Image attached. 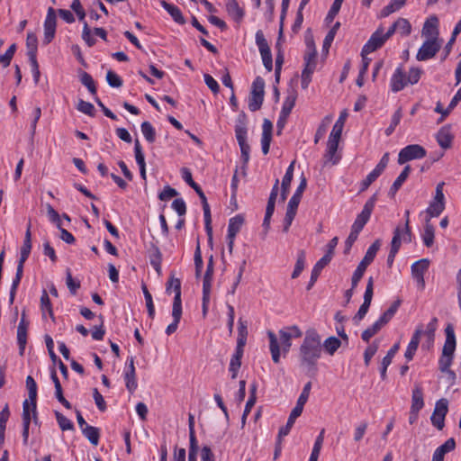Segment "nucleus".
Wrapping results in <instances>:
<instances>
[{"mask_svg": "<svg viewBox=\"0 0 461 461\" xmlns=\"http://www.w3.org/2000/svg\"><path fill=\"white\" fill-rule=\"evenodd\" d=\"M126 370L124 372V380L127 390L132 393L137 389L136 371L134 366V357H130L126 361Z\"/></svg>", "mask_w": 461, "mask_h": 461, "instance_id": "ddd939ff", "label": "nucleus"}, {"mask_svg": "<svg viewBox=\"0 0 461 461\" xmlns=\"http://www.w3.org/2000/svg\"><path fill=\"white\" fill-rule=\"evenodd\" d=\"M175 293V297L173 301V305L177 304L178 306H182L181 301V281L179 278H176L171 276L166 285V293L171 294V292Z\"/></svg>", "mask_w": 461, "mask_h": 461, "instance_id": "a211bd4d", "label": "nucleus"}, {"mask_svg": "<svg viewBox=\"0 0 461 461\" xmlns=\"http://www.w3.org/2000/svg\"><path fill=\"white\" fill-rule=\"evenodd\" d=\"M46 208H47V213H48L50 221L51 222L55 223L56 226L59 229H60V226L62 225V221H61L60 216L58 213V212L50 203H48L46 205Z\"/></svg>", "mask_w": 461, "mask_h": 461, "instance_id": "0e129e2a", "label": "nucleus"}, {"mask_svg": "<svg viewBox=\"0 0 461 461\" xmlns=\"http://www.w3.org/2000/svg\"><path fill=\"white\" fill-rule=\"evenodd\" d=\"M267 335H268L269 342H270L269 348H270L272 359L275 363H278L279 359H280V349H279V345L277 342V338H276V334L271 330H269L267 332Z\"/></svg>", "mask_w": 461, "mask_h": 461, "instance_id": "72a5a7b5", "label": "nucleus"}, {"mask_svg": "<svg viewBox=\"0 0 461 461\" xmlns=\"http://www.w3.org/2000/svg\"><path fill=\"white\" fill-rule=\"evenodd\" d=\"M377 201V194H373L365 203L361 212L357 214L353 225L351 226V230L360 233L365 225L370 219L372 212L375 208V203Z\"/></svg>", "mask_w": 461, "mask_h": 461, "instance_id": "39448f33", "label": "nucleus"}, {"mask_svg": "<svg viewBox=\"0 0 461 461\" xmlns=\"http://www.w3.org/2000/svg\"><path fill=\"white\" fill-rule=\"evenodd\" d=\"M383 327L375 321L372 326L362 332L361 338L364 341L368 342Z\"/></svg>", "mask_w": 461, "mask_h": 461, "instance_id": "052dcab7", "label": "nucleus"}, {"mask_svg": "<svg viewBox=\"0 0 461 461\" xmlns=\"http://www.w3.org/2000/svg\"><path fill=\"white\" fill-rule=\"evenodd\" d=\"M381 247L380 240H376L366 250L363 259L358 264L357 269L354 271L352 276V286L356 288L358 282L363 277L366 267L373 262L377 251Z\"/></svg>", "mask_w": 461, "mask_h": 461, "instance_id": "7ed1b4c3", "label": "nucleus"}, {"mask_svg": "<svg viewBox=\"0 0 461 461\" xmlns=\"http://www.w3.org/2000/svg\"><path fill=\"white\" fill-rule=\"evenodd\" d=\"M304 68L302 72V88L306 89L317 65V51L313 44L307 42V50L303 56Z\"/></svg>", "mask_w": 461, "mask_h": 461, "instance_id": "20e7f679", "label": "nucleus"}, {"mask_svg": "<svg viewBox=\"0 0 461 461\" xmlns=\"http://www.w3.org/2000/svg\"><path fill=\"white\" fill-rule=\"evenodd\" d=\"M27 330L28 327L18 326L17 327V343L19 346L20 355H23L25 346L27 343Z\"/></svg>", "mask_w": 461, "mask_h": 461, "instance_id": "37998d69", "label": "nucleus"}, {"mask_svg": "<svg viewBox=\"0 0 461 461\" xmlns=\"http://www.w3.org/2000/svg\"><path fill=\"white\" fill-rule=\"evenodd\" d=\"M339 140L329 137L325 158L327 161H331L335 165L339 161V157L336 156Z\"/></svg>", "mask_w": 461, "mask_h": 461, "instance_id": "bb28decb", "label": "nucleus"}, {"mask_svg": "<svg viewBox=\"0 0 461 461\" xmlns=\"http://www.w3.org/2000/svg\"><path fill=\"white\" fill-rule=\"evenodd\" d=\"M422 70L419 68H411L406 73L402 66H399L393 72L390 86L393 93H397L405 88L408 85H415L420 79Z\"/></svg>", "mask_w": 461, "mask_h": 461, "instance_id": "f03ea898", "label": "nucleus"}, {"mask_svg": "<svg viewBox=\"0 0 461 461\" xmlns=\"http://www.w3.org/2000/svg\"><path fill=\"white\" fill-rule=\"evenodd\" d=\"M312 389V382H308L304 384L303 391L297 400L295 407L290 412V429L294 423L295 420L301 416L303 407L308 401L310 392Z\"/></svg>", "mask_w": 461, "mask_h": 461, "instance_id": "1a4fd4ad", "label": "nucleus"}, {"mask_svg": "<svg viewBox=\"0 0 461 461\" xmlns=\"http://www.w3.org/2000/svg\"><path fill=\"white\" fill-rule=\"evenodd\" d=\"M244 223V217L238 214L230 218L228 225V235L227 238H235L237 233L240 230Z\"/></svg>", "mask_w": 461, "mask_h": 461, "instance_id": "cd10ccee", "label": "nucleus"}, {"mask_svg": "<svg viewBox=\"0 0 461 461\" xmlns=\"http://www.w3.org/2000/svg\"><path fill=\"white\" fill-rule=\"evenodd\" d=\"M275 206H276V202L272 201V200H268L267 209H266L265 218L263 221V228L265 229L266 231H267L269 229L270 220L274 213Z\"/></svg>", "mask_w": 461, "mask_h": 461, "instance_id": "13d9d810", "label": "nucleus"}, {"mask_svg": "<svg viewBox=\"0 0 461 461\" xmlns=\"http://www.w3.org/2000/svg\"><path fill=\"white\" fill-rule=\"evenodd\" d=\"M400 345L399 343H395L387 352L386 356L382 360V366L380 369L381 378L384 380L386 378V370L387 367L391 365L392 360L397 351L399 350Z\"/></svg>", "mask_w": 461, "mask_h": 461, "instance_id": "a878e982", "label": "nucleus"}, {"mask_svg": "<svg viewBox=\"0 0 461 461\" xmlns=\"http://www.w3.org/2000/svg\"><path fill=\"white\" fill-rule=\"evenodd\" d=\"M346 117H347V113L346 112L341 113L339 118L335 122V124H334V126L332 128V131H331V132L330 134V138L340 140L342 130H343V126H344V122L346 120Z\"/></svg>", "mask_w": 461, "mask_h": 461, "instance_id": "a19ab883", "label": "nucleus"}, {"mask_svg": "<svg viewBox=\"0 0 461 461\" xmlns=\"http://www.w3.org/2000/svg\"><path fill=\"white\" fill-rule=\"evenodd\" d=\"M142 291L146 301V306L148 310L149 316L153 319L155 316V307L153 304V300L150 293L149 292L146 285H142Z\"/></svg>", "mask_w": 461, "mask_h": 461, "instance_id": "5fc2aeb1", "label": "nucleus"}, {"mask_svg": "<svg viewBox=\"0 0 461 461\" xmlns=\"http://www.w3.org/2000/svg\"><path fill=\"white\" fill-rule=\"evenodd\" d=\"M455 447V439L453 438H448L444 444L436 448L432 456V461H444L445 455L454 450Z\"/></svg>", "mask_w": 461, "mask_h": 461, "instance_id": "5701e85b", "label": "nucleus"}, {"mask_svg": "<svg viewBox=\"0 0 461 461\" xmlns=\"http://www.w3.org/2000/svg\"><path fill=\"white\" fill-rule=\"evenodd\" d=\"M409 216H410V211L406 210L404 212V217H405L404 226L403 227L399 226L401 228V239H402V241H404V242L411 241V228L409 225V223H410Z\"/></svg>", "mask_w": 461, "mask_h": 461, "instance_id": "09e8293b", "label": "nucleus"}, {"mask_svg": "<svg viewBox=\"0 0 461 461\" xmlns=\"http://www.w3.org/2000/svg\"><path fill=\"white\" fill-rule=\"evenodd\" d=\"M400 306V301H395L387 311L376 321L382 327L386 325L393 317Z\"/></svg>", "mask_w": 461, "mask_h": 461, "instance_id": "4c0bfd02", "label": "nucleus"}, {"mask_svg": "<svg viewBox=\"0 0 461 461\" xmlns=\"http://www.w3.org/2000/svg\"><path fill=\"white\" fill-rule=\"evenodd\" d=\"M26 46L28 49L27 55L29 59H36L37 55V38L33 33H28L26 39Z\"/></svg>", "mask_w": 461, "mask_h": 461, "instance_id": "79ce46f5", "label": "nucleus"}, {"mask_svg": "<svg viewBox=\"0 0 461 461\" xmlns=\"http://www.w3.org/2000/svg\"><path fill=\"white\" fill-rule=\"evenodd\" d=\"M332 121L331 115L325 116L321 122L320 123L314 136V142L318 143L320 140H321L326 134L328 128Z\"/></svg>", "mask_w": 461, "mask_h": 461, "instance_id": "58836bf2", "label": "nucleus"}, {"mask_svg": "<svg viewBox=\"0 0 461 461\" xmlns=\"http://www.w3.org/2000/svg\"><path fill=\"white\" fill-rule=\"evenodd\" d=\"M134 154H135V159H136V162H137L139 167H146L145 157L142 152V148H141L140 142L138 139H136L135 142H134Z\"/></svg>", "mask_w": 461, "mask_h": 461, "instance_id": "bf43d9fd", "label": "nucleus"}, {"mask_svg": "<svg viewBox=\"0 0 461 461\" xmlns=\"http://www.w3.org/2000/svg\"><path fill=\"white\" fill-rule=\"evenodd\" d=\"M429 267V260L427 258L420 259L411 265V276L420 289H423L425 286L424 274Z\"/></svg>", "mask_w": 461, "mask_h": 461, "instance_id": "f8f14e48", "label": "nucleus"}, {"mask_svg": "<svg viewBox=\"0 0 461 461\" xmlns=\"http://www.w3.org/2000/svg\"><path fill=\"white\" fill-rule=\"evenodd\" d=\"M141 132L144 135L147 141L152 143L155 141L156 131L149 122H143L140 125Z\"/></svg>", "mask_w": 461, "mask_h": 461, "instance_id": "603ef678", "label": "nucleus"}, {"mask_svg": "<svg viewBox=\"0 0 461 461\" xmlns=\"http://www.w3.org/2000/svg\"><path fill=\"white\" fill-rule=\"evenodd\" d=\"M77 108L79 112H81L85 114H87L92 117L95 116V107L89 102H86L84 100H79Z\"/></svg>", "mask_w": 461, "mask_h": 461, "instance_id": "338daca9", "label": "nucleus"}, {"mask_svg": "<svg viewBox=\"0 0 461 461\" xmlns=\"http://www.w3.org/2000/svg\"><path fill=\"white\" fill-rule=\"evenodd\" d=\"M302 362L309 367H314L321 355V337L315 330H307L300 348Z\"/></svg>", "mask_w": 461, "mask_h": 461, "instance_id": "f257e3e1", "label": "nucleus"}, {"mask_svg": "<svg viewBox=\"0 0 461 461\" xmlns=\"http://www.w3.org/2000/svg\"><path fill=\"white\" fill-rule=\"evenodd\" d=\"M273 124L270 120L264 119L262 125V152L267 155L269 152L270 142L272 140Z\"/></svg>", "mask_w": 461, "mask_h": 461, "instance_id": "f3484780", "label": "nucleus"}, {"mask_svg": "<svg viewBox=\"0 0 461 461\" xmlns=\"http://www.w3.org/2000/svg\"><path fill=\"white\" fill-rule=\"evenodd\" d=\"M286 435H288V422L285 426L281 427L279 429V432H278V435L276 438V441L275 451H274V459L275 460L277 459L281 454V451H282L281 444H282L284 437H285Z\"/></svg>", "mask_w": 461, "mask_h": 461, "instance_id": "ea45409f", "label": "nucleus"}, {"mask_svg": "<svg viewBox=\"0 0 461 461\" xmlns=\"http://www.w3.org/2000/svg\"><path fill=\"white\" fill-rule=\"evenodd\" d=\"M239 146L240 148L241 159L243 164L246 165L249 160L250 147L247 141V136H242V132L236 137Z\"/></svg>", "mask_w": 461, "mask_h": 461, "instance_id": "f704fd0d", "label": "nucleus"}, {"mask_svg": "<svg viewBox=\"0 0 461 461\" xmlns=\"http://www.w3.org/2000/svg\"><path fill=\"white\" fill-rule=\"evenodd\" d=\"M341 341L338 338L331 336L328 338L324 343L323 348L327 353H329L330 356H332L337 349L340 347Z\"/></svg>", "mask_w": 461, "mask_h": 461, "instance_id": "49530a36", "label": "nucleus"}, {"mask_svg": "<svg viewBox=\"0 0 461 461\" xmlns=\"http://www.w3.org/2000/svg\"><path fill=\"white\" fill-rule=\"evenodd\" d=\"M242 132V136H247V116L244 112H241L236 120L235 135L239 136Z\"/></svg>", "mask_w": 461, "mask_h": 461, "instance_id": "a18cd8bd", "label": "nucleus"}, {"mask_svg": "<svg viewBox=\"0 0 461 461\" xmlns=\"http://www.w3.org/2000/svg\"><path fill=\"white\" fill-rule=\"evenodd\" d=\"M386 41L387 40L384 36V28L382 26L378 27L364 45L362 49L363 54H369L375 51L380 49Z\"/></svg>", "mask_w": 461, "mask_h": 461, "instance_id": "9d476101", "label": "nucleus"}, {"mask_svg": "<svg viewBox=\"0 0 461 461\" xmlns=\"http://www.w3.org/2000/svg\"><path fill=\"white\" fill-rule=\"evenodd\" d=\"M421 238L423 244L427 248H430L434 244L435 229L433 225L429 221V219H425L424 230Z\"/></svg>", "mask_w": 461, "mask_h": 461, "instance_id": "c85d7f7f", "label": "nucleus"}, {"mask_svg": "<svg viewBox=\"0 0 461 461\" xmlns=\"http://www.w3.org/2000/svg\"><path fill=\"white\" fill-rule=\"evenodd\" d=\"M160 5L171 15L172 19L178 24H185V19L184 18L181 10L172 4L165 0L160 1Z\"/></svg>", "mask_w": 461, "mask_h": 461, "instance_id": "b1692460", "label": "nucleus"}, {"mask_svg": "<svg viewBox=\"0 0 461 461\" xmlns=\"http://www.w3.org/2000/svg\"><path fill=\"white\" fill-rule=\"evenodd\" d=\"M379 348V342L375 340L372 344H370L364 352V361L365 365L367 366L370 364L372 357L375 355Z\"/></svg>", "mask_w": 461, "mask_h": 461, "instance_id": "4d7b16f0", "label": "nucleus"}, {"mask_svg": "<svg viewBox=\"0 0 461 461\" xmlns=\"http://www.w3.org/2000/svg\"><path fill=\"white\" fill-rule=\"evenodd\" d=\"M402 117V109L399 108L393 113L390 126L388 128H386V130H385L386 136H390L393 132L395 127L400 123Z\"/></svg>", "mask_w": 461, "mask_h": 461, "instance_id": "680f3d73", "label": "nucleus"}, {"mask_svg": "<svg viewBox=\"0 0 461 461\" xmlns=\"http://www.w3.org/2000/svg\"><path fill=\"white\" fill-rule=\"evenodd\" d=\"M288 7V0H283L282 1V13L280 15V28H279V37L276 44V48L278 50L276 58V80L278 83L279 81V72L281 69V66L284 62V55L280 50V45L282 42H285V36H284V26H285V20L286 15V9Z\"/></svg>", "mask_w": 461, "mask_h": 461, "instance_id": "423d86ee", "label": "nucleus"}, {"mask_svg": "<svg viewBox=\"0 0 461 461\" xmlns=\"http://www.w3.org/2000/svg\"><path fill=\"white\" fill-rule=\"evenodd\" d=\"M438 19L437 16L432 15L425 21L421 30V36L427 40H438Z\"/></svg>", "mask_w": 461, "mask_h": 461, "instance_id": "4468645a", "label": "nucleus"}, {"mask_svg": "<svg viewBox=\"0 0 461 461\" xmlns=\"http://www.w3.org/2000/svg\"><path fill=\"white\" fill-rule=\"evenodd\" d=\"M264 89L252 88L249 97V109L251 112L259 110L264 101Z\"/></svg>", "mask_w": 461, "mask_h": 461, "instance_id": "4be33fe9", "label": "nucleus"}, {"mask_svg": "<svg viewBox=\"0 0 461 461\" xmlns=\"http://www.w3.org/2000/svg\"><path fill=\"white\" fill-rule=\"evenodd\" d=\"M394 27H397V32L402 36H408L411 32V25L405 18H398L394 22Z\"/></svg>", "mask_w": 461, "mask_h": 461, "instance_id": "de8ad7c7", "label": "nucleus"}, {"mask_svg": "<svg viewBox=\"0 0 461 461\" xmlns=\"http://www.w3.org/2000/svg\"><path fill=\"white\" fill-rule=\"evenodd\" d=\"M55 416H56V420H57L60 429L63 431L64 430L74 429L73 422L69 419L65 417L62 413H60L59 411H55Z\"/></svg>", "mask_w": 461, "mask_h": 461, "instance_id": "6e6d98bb", "label": "nucleus"}, {"mask_svg": "<svg viewBox=\"0 0 461 461\" xmlns=\"http://www.w3.org/2000/svg\"><path fill=\"white\" fill-rule=\"evenodd\" d=\"M26 387L29 394V401L32 404V411L34 421L37 422L36 399H37V384L32 376L28 375L26 378Z\"/></svg>", "mask_w": 461, "mask_h": 461, "instance_id": "6ab92c4d", "label": "nucleus"}, {"mask_svg": "<svg viewBox=\"0 0 461 461\" xmlns=\"http://www.w3.org/2000/svg\"><path fill=\"white\" fill-rule=\"evenodd\" d=\"M106 81L112 87H121L122 86V78L113 71L109 70L106 74Z\"/></svg>", "mask_w": 461, "mask_h": 461, "instance_id": "774afa93", "label": "nucleus"}, {"mask_svg": "<svg viewBox=\"0 0 461 461\" xmlns=\"http://www.w3.org/2000/svg\"><path fill=\"white\" fill-rule=\"evenodd\" d=\"M427 155L426 149L419 144H411L402 149L398 155V163L403 165L413 159H420Z\"/></svg>", "mask_w": 461, "mask_h": 461, "instance_id": "0eeeda50", "label": "nucleus"}, {"mask_svg": "<svg viewBox=\"0 0 461 461\" xmlns=\"http://www.w3.org/2000/svg\"><path fill=\"white\" fill-rule=\"evenodd\" d=\"M422 333H423L422 325H420L417 327L414 333L412 334L411 341H410V343L407 347V349L405 351V354H404V357L408 361H411L413 358L415 352L419 347L420 337H421Z\"/></svg>", "mask_w": 461, "mask_h": 461, "instance_id": "dca6fc26", "label": "nucleus"}, {"mask_svg": "<svg viewBox=\"0 0 461 461\" xmlns=\"http://www.w3.org/2000/svg\"><path fill=\"white\" fill-rule=\"evenodd\" d=\"M288 116V97L285 100L283 108L276 122L277 134H280L282 130L286 124V118Z\"/></svg>", "mask_w": 461, "mask_h": 461, "instance_id": "3c124183", "label": "nucleus"}, {"mask_svg": "<svg viewBox=\"0 0 461 461\" xmlns=\"http://www.w3.org/2000/svg\"><path fill=\"white\" fill-rule=\"evenodd\" d=\"M80 81L85 86L87 87L88 91L92 95H96V87L94 79L90 74H88L87 72H82L80 75Z\"/></svg>", "mask_w": 461, "mask_h": 461, "instance_id": "864d4df0", "label": "nucleus"}, {"mask_svg": "<svg viewBox=\"0 0 461 461\" xmlns=\"http://www.w3.org/2000/svg\"><path fill=\"white\" fill-rule=\"evenodd\" d=\"M444 210L445 203H438L431 201L429 207L424 212L426 213L425 219H429V221L430 222L431 218L438 217Z\"/></svg>", "mask_w": 461, "mask_h": 461, "instance_id": "473e14b6", "label": "nucleus"}, {"mask_svg": "<svg viewBox=\"0 0 461 461\" xmlns=\"http://www.w3.org/2000/svg\"><path fill=\"white\" fill-rule=\"evenodd\" d=\"M83 435L90 441L94 446H97L99 443V429L95 427L86 425L82 429Z\"/></svg>", "mask_w": 461, "mask_h": 461, "instance_id": "e433bc0d", "label": "nucleus"}, {"mask_svg": "<svg viewBox=\"0 0 461 461\" xmlns=\"http://www.w3.org/2000/svg\"><path fill=\"white\" fill-rule=\"evenodd\" d=\"M407 0H392L387 5H385L380 12L379 16L381 18L387 17L391 14L400 10L404 6Z\"/></svg>", "mask_w": 461, "mask_h": 461, "instance_id": "7c9ffc66", "label": "nucleus"}, {"mask_svg": "<svg viewBox=\"0 0 461 461\" xmlns=\"http://www.w3.org/2000/svg\"><path fill=\"white\" fill-rule=\"evenodd\" d=\"M57 25V16L54 8L48 9L47 16L44 22V39L43 42L49 44L55 37Z\"/></svg>", "mask_w": 461, "mask_h": 461, "instance_id": "9b49d317", "label": "nucleus"}, {"mask_svg": "<svg viewBox=\"0 0 461 461\" xmlns=\"http://www.w3.org/2000/svg\"><path fill=\"white\" fill-rule=\"evenodd\" d=\"M424 407L423 389L420 384H415L411 394V409L420 411Z\"/></svg>", "mask_w": 461, "mask_h": 461, "instance_id": "393cba45", "label": "nucleus"}, {"mask_svg": "<svg viewBox=\"0 0 461 461\" xmlns=\"http://www.w3.org/2000/svg\"><path fill=\"white\" fill-rule=\"evenodd\" d=\"M402 239H401V228L396 227L393 231V236L391 242V249L387 257V265L391 267L393 263L394 258L398 253Z\"/></svg>", "mask_w": 461, "mask_h": 461, "instance_id": "412c9836", "label": "nucleus"}, {"mask_svg": "<svg viewBox=\"0 0 461 461\" xmlns=\"http://www.w3.org/2000/svg\"><path fill=\"white\" fill-rule=\"evenodd\" d=\"M453 358L454 355H445V353H442L438 360V369L442 373H447L455 377V373L449 369L452 365Z\"/></svg>", "mask_w": 461, "mask_h": 461, "instance_id": "c9c22d12", "label": "nucleus"}, {"mask_svg": "<svg viewBox=\"0 0 461 461\" xmlns=\"http://www.w3.org/2000/svg\"><path fill=\"white\" fill-rule=\"evenodd\" d=\"M41 310L42 312L43 317L45 313L48 312L50 317L54 320V314L52 311V306L49 295L45 290H43L41 297Z\"/></svg>", "mask_w": 461, "mask_h": 461, "instance_id": "c03bdc74", "label": "nucleus"}, {"mask_svg": "<svg viewBox=\"0 0 461 461\" xmlns=\"http://www.w3.org/2000/svg\"><path fill=\"white\" fill-rule=\"evenodd\" d=\"M438 319L433 317L427 325L426 330H423V333L429 341H433L435 331L437 330Z\"/></svg>", "mask_w": 461, "mask_h": 461, "instance_id": "69168bd1", "label": "nucleus"}, {"mask_svg": "<svg viewBox=\"0 0 461 461\" xmlns=\"http://www.w3.org/2000/svg\"><path fill=\"white\" fill-rule=\"evenodd\" d=\"M446 340L442 348L445 355H454L456 346L455 330L452 324H447L445 328Z\"/></svg>", "mask_w": 461, "mask_h": 461, "instance_id": "2eb2a0df", "label": "nucleus"}, {"mask_svg": "<svg viewBox=\"0 0 461 461\" xmlns=\"http://www.w3.org/2000/svg\"><path fill=\"white\" fill-rule=\"evenodd\" d=\"M228 14L235 20L236 22H240L243 16L244 12L239 6V4L236 0H228L226 5Z\"/></svg>", "mask_w": 461, "mask_h": 461, "instance_id": "2f4dec72", "label": "nucleus"}, {"mask_svg": "<svg viewBox=\"0 0 461 461\" xmlns=\"http://www.w3.org/2000/svg\"><path fill=\"white\" fill-rule=\"evenodd\" d=\"M437 141L438 145L444 149H449L452 145V141L454 139L453 134L451 133V128L449 125H445L439 129L436 135Z\"/></svg>", "mask_w": 461, "mask_h": 461, "instance_id": "aec40b11", "label": "nucleus"}, {"mask_svg": "<svg viewBox=\"0 0 461 461\" xmlns=\"http://www.w3.org/2000/svg\"><path fill=\"white\" fill-rule=\"evenodd\" d=\"M182 316V306H178L177 304L172 305V317H173V322L170 323L167 329L166 333L167 335H171L177 330L178 323L181 320Z\"/></svg>", "mask_w": 461, "mask_h": 461, "instance_id": "c756f323", "label": "nucleus"}, {"mask_svg": "<svg viewBox=\"0 0 461 461\" xmlns=\"http://www.w3.org/2000/svg\"><path fill=\"white\" fill-rule=\"evenodd\" d=\"M441 43L439 40H426L416 54L417 60L426 61L434 58L441 49Z\"/></svg>", "mask_w": 461, "mask_h": 461, "instance_id": "6e6552de", "label": "nucleus"}, {"mask_svg": "<svg viewBox=\"0 0 461 461\" xmlns=\"http://www.w3.org/2000/svg\"><path fill=\"white\" fill-rule=\"evenodd\" d=\"M305 252L301 250L297 255V260L294 266V269L292 273V278H297L305 267Z\"/></svg>", "mask_w": 461, "mask_h": 461, "instance_id": "8fccbe9b", "label": "nucleus"}, {"mask_svg": "<svg viewBox=\"0 0 461 461\" xmlns=\"http://www.w3.org/2000/svg\"><path fill=\"white\" fill-rule=\"evenodd\" d=\"M256 43L258 47L259 52H266L267 50H270L267 41L266 40L264 33L261 30H258L256 32Z\"/></svg>", "mask_w": 461, "mask_h": 461, "instance_id": "e2e57ef3", "label": "nucleus"}]
</instances>
